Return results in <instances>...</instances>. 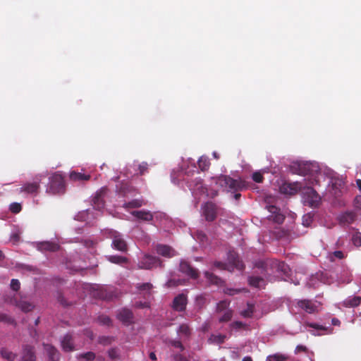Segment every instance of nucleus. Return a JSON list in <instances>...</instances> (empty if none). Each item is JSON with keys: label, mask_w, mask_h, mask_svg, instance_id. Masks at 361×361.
<instances>
[{"label": "nucleus", "mask_w": 361, "mask_h": 361, "mask_svg": "<svg viewBox=\"0 0 361 361\" xmlns=\"http://www.w3.org/2000/svg\"><path fill=\"white\" fill-rule=\"evenodd\" d=\"M356 219V214L353 212H346L339 216V221L341 224H352Z\"/></svg>", "instance_id": "24"}, {"label": "nucleus", "mask_w": 361, "mask_h": 361, "mask_svg": "<svg viewBox=\"0 0 361 361\" xmlns=\"http://www.w3.org/2000/svg\"><path fill=\"white\" fill-rule=\"evenodd\" d=\"M108 260L114 264H122L128 262V258L119 255H111L108 257Z\"/></svg>", "instance_id": "32"}, {"label": "nucleus", "mask_w": 361, "mask_h": 361, "mask_svg": "<svg viewBox=\"0 0 361 361\" xmlns=\"http://www.w3.org/2000/svg\"><path fill=\"white\" fill-rule=\"evenodd\" d=\"M197 238L202 242L207 240V235L202 231L197 232Z\"/></svg>", "instance_id": "58"}, {"label": "nucleus", "mask_w": 361, "mask_h": 361, "mask_svg": "<svg viewBox=\"0 0 361 361\" xmlns=\"http://www.w3.org/2000/svg\"><path fill=\"white\" fill-rule=\"evenodd\" d=\"M135 305H136V307H140V308H145V307H149V303L147 302H136Z\"/></svg>", "instance_id": "62"}, {"label": "nucleus", "mask_w": 361, "mask_h": 361, "mask_svg": "<svg viewBox=\"0 0 361 361\" xmlns=\"http://www.w3.org/2000/svg\"><path fill=\"white\" fill-rule=\"evenodd\" d=\"M22 209V207L20 205V204L19 203H17V202H13L12 204H11L10 205V210L11 211V212L14 213V214H18L19 213Z\"/></svg>", "instance_id": "43"}, {"label": "nucleus", "mask_w": 361, "mask_h": 361, "mask_svg": "<svg viewBox=\"0 0 361 361\" xmlns=\"http://www.w3.org/2000/svg\"><path fill=\"white\" fill-rule=\"evenodd\" d=\"M214 265L216 268L221 269V270L229 269L228 265L224 262H214Z\"/></svg>", "instance_id": "50"}, {"label": "nucleus", "mask_w": 361, "mask_h": 361, "mask_svg": "<svg viewBox=\"0 0 361 361\" xmlns=\"http://www.w3.org/2000/svg\"><path fill=\"white\" fill-rule=\"evenodd\" d=\"M346 307H355L361 304V296H350L343 302Z\"/></svg>", "instance_id": "25"}, {"label": "nucleus", "mask_w": 361, "mask_h": 361, "mask_svg": "<svg viewBox=\"0 0 361 361\" xmlns=\"http://www.w3.org/2000/svg\"><path fill=\"white\" fill-rule=\"evenodd\" d=\"M170 344L173 347L180 349V351H183L185 350V347L183 346L180 341L173 340L170 341Z\"/></svg>", "instance_id": "44"}, {"label": "nucleus", "mask_w": 361, "mask_h": 361, "mask_svg": "<svg viewBox=\"0 0 361 361\" xmlns=\"http://www.w3.org/2000/svg\"><path fill=\"white\" fill-rule=\"evenodd\" d=\"M216 183L228 192H235L245 188V183L241 180L233 179L229 176L221 175L216 178Z\"/></svg>", "instance_id": "1"}, {"label": "nucleus", "mask_w": 361, "mask_h": 361, "mask_svg": "<svg viewBox=\"0 0 361 361\" xmlns=\"http://www.w3.org/2000/svg\"><path fill=\"white\" fill-rule=\"evenodd\" d=\"M30 336L35 339L36 341L38 340V333L35 329H32L30 331Z\"/></svg>", "instance_id": "59"}, {"label": "nucleus", "mask_w": 361, "mask_h": 361, "mask_svg": "<svg viewBox=\"0 0 361 361\" xmlns=\"http://www.w3.org/2000/svg\"><path fill=\"white\" fill-rule=\"evenodd\" d=\"M117 317L123 323H129L133 319V312L131 310L124 308L118 312Z\"/></svg>", "instance_id": "23"}, {"label": "nucleus", "mask_w": 361, "mask_h": 361, "mask_svg": "<svg viewBox=\"0 0 361 361\" xmlns=\"http://www.w3.org/2000/svg\"><path fill=\"white\" fill-rule=\"evenodd\" d=\"M58 300L60 302V303L63 306H67L69 305L68 302H66V301L65 300L64 298L62 295H59Z\"/></svg>", "instance_id": "64"}, {"label": "nucleus", "mask_w": 361, "mask_h": 361, "mask_svg": "<svg viewBox=\"0 0 361 361\" xmlns=\"http://www.w3.org/2000/svg\"><path fill=\"white\" fill-rule=\"evenodd\" d=\"M98 321L100 324L110 326L111 324V319L106 315H101L98 317Z\"/></svg>", "instance_id": "42"}, {"label": "nucleus", "mask_w": 361, "mask_h": 361, "mask_svg": "<svg viewBox=\"0 0 361 361\" xmlns=\"http://www.w3.org/2000/svg\"><path fill=\"white\" fill-rule=\"evenodd\" d=\"M98 296L102 300H110L113 299L115 295L111 290L102 288L99 290Z\"/></svg>", "instance_id": "29"}, {"label": "nucleus", "mask_w": 361, "mask_h": 361, "mask_svg": "<svg viewBox=\"0 0 361 361\" xmlns=\"http://www.w3.org/2000/svg\"><path fill=\"white\" fill-rule=\"evenodd\" d=\"M109 237L112 240L111 247L121 252L128 251V245L123 235L118 231H111Z\"/></svg>", "instance_id": "3"}, {"label": "nucleus", "mask_w": 361, "mask_h": 361, "mask_svg": "<svg viewBox=\"0 0 361 361\" xmlns=\"http://www.w3.org/2000/svg\"><path fill=\"white\" fill-rule=\"evenodd\" d=\"M44 349L48 356L49 361H59L61 354L54 345L47 343L42 344Z\"/></svg>", "instance_id": "12"}, {"label": "nucleus", "mask_w": 361, "mask_h": 361, "mask_svg": "<svg viewBox=\"0 0 361 361\" xmlns=\"http://www.w3.org/2000/svg\"><path fill=\"white\" fill-rule=\"evenodd\" d=\"M300 188L301 185L298 183H285L281 186L280 190L281 193L292 195L296 194Z\"/></svg>", "instance_id": "13"}, {"label": "nucleus", "mask_w": 361, "mask_h": 361, "mask_svg": "<svg viewBox=\"0 0 361 361\" xmlns=\"http://www.w3.org/2000/svg\"><path fill=\"white\" fill-rule=\"evenodd\" d=\"M245 326H246L245 324L243 323L242 322H238V321L234 322L231 323L230 325L231 329H236V330H239L242 328H244Z\"/></svg>", "instance_id": "47"}, {"label": "nucleus", "mask_w": 361, "mask_h": 361, "mask_svg": "<svg viewBox=\"0 0 361 361\" xmlns=\"http://www.w3.org/2000/svg\"><path fill=\"white\" fill-rule=\"evenodd\" d=\"M253 306L248 305V307L247 310L242 312L241 314L244 317H251L253 314Z\"/></svg>", "instance_id": "46"}, {"label": "nucleus", "mask_w": 361, "mask_h": 361, "mask_svg": "<svg viewBox=\"0 0 361 361\" xmlns=\"http://www.w3.org/2000/svg\"><path fill=\"white\" fill-rule=\"evenodd\" d=\"M249 284L255 288H260L264 283V281L259 276H251L248 279Z\"/></svg>", "instance_id": "31"}, {"label": "nucleus", "mask_w": 361, "mask_h": 361, "mask_svg": "<svg viewBox=\"0 0 361 361\" xmlns=\"http://www.w3.org/2000/svg\"><path fill=\"white\" fill-rule=\"evenodd\" d=\"M21 361H36L35 347L25 344L22 346Z\"/></svg>", "instance_id": "10"}, {"label": "nucleus", "mask_w": 361, "mask_h": 361, "mask_svg": "<svg viewBox=\"0 0 361 361\" xmlns=\"http://www.w3.org/2000/svg\"><path fill=\"white\" fill-rule=\"evenodd\" d=\"M70 179L73 181H84L88 180L90 179V176L88 174H85L82 172H76L72 171L70 173Z\"/></svg>", "instance_id": "26"}, {"label": "nucleus", "mask_w": 361, "mask_h": 361, "mask_svg": "<svg viewBox=\"0 0 361 361\" xmlns=\"http://www.w3.org/2000/svg\"><path fill=\"white\" fill-rule=\"evenodd\" d=\"M174 360L176 361H187L186 357L181 354H176L174 355Z\"/></svg>", "instance_id": "61"}, {"label": "nucleus", "mask_w": 361, "mask_h": 361, "mask_svg": "<svg viewBox=\"0 0 361 361\" xmlns=\"http://www.w3.org/2000/svg\"><path fill=\"white\" fill-rule=\"evenodd\" d=\"M252 178L256 183H262L264 180L262 174L258 171L253 173Z\"/></svg>", "instance_id": "45"}, {"label": "nucleus", "mask_w": 361, "mask_h": 361, "mask_svg": "<svg viewBox=\"0 0 361 361\" xmlns=\"http://www.w3.org/2000/svg\"><path fill=\"white\" fill-rule=\"evenodd\" d=\"M177 333L178 334H180V335L186 337V338H188L191 334V329H190V326H188V324H182L181 325H180V326L177 331Z\"/></svg>", "instance_id": "34"}, {"label": "nucleus", "mask_w": 361, "mask_h": 361, "mask_svg": "<svg viewBox=\"0 0 361 361\" xmlns=\"http://www.w3.org/2000/svg\"><path fill=\"white\" fill-rule=\"evenodd\" d=\"M307 347L305 346V345H297L295 349V354H298L300 353H307Z\"/></svg>", "instance_id": "53"}, {"label": "nucleus", "mask_w": 361, "mask_h": 361, "mask_svg": "<svg viewBox=\"0 0 361 361\" xmlns=\"http://www.w3.org/2000/svg\"><path fill=\"white\" fill-rule=\"evenodd\" d=\"M99 343L103 345H108L110 344L112 341V338L111 337H106V336H102L99 338Z\"/></svg>", "instance_id": "52"}, {"label": "nucleus", "mask_w": 361, "mask_h": 361, "mask_svg": "<svg viewBox=\"0 0 361 361\" xmlns=\"http://www.w3.org/2000/svg\"><path fill=\"white\" fill-rule=\"evenodd\" d=\"M106 188H102L96 192L92 200L93 207L94 209L101 210L104 207V197L106 193Z\"/></svg>", "instance_id": "11"}, {"label": "nucleus", "mask_w": 361, "mask_h": 361, "mask_svg": "<svg viewBox=\"0 0 361 361\" xmlns=\"http://www.w3.org/2000/svg\"><path fill=\"white\" fill-rule=\"evenodd\" d=\"M354 205L357 209H361V195L355 197L354 200Z\"/></svg>", "instance_id": "57"}, {"label": "nucleus", "mask_w": 361, "mask_h": 361, "mask_svg": "<svg viewBox=\"0 0 361 361\" xmlns=\"http://www.w3.org/2000/svg\"><path fill=\"white\" fill-rule=\"evenodd\" d=\"M228 261L233 268L243 270L245 267L243 262L239 259L238 255L234 251H229L228 252Z\"/></svg>", "instance_id": "14"}, {"label": "nucleus", "mask_w": 361, "mask_h": 361, "mask_svg": "<svg viewBox=\"0 0 361 361\" xmlns=\"http://www.w3.org/2000/svg\"><path fill=\"white\" fill-rule=\"evenodd\" d=\"M157 267H162V262L159 258L152 255L145 256L138 263L140 269H150Z\"/></svg>", "instance_id": "4"}, {"label": "nucleus", "mask_w": 361, "mask_h": 361, "mask_svg": "<svg viewBox=\"0 0 361 361\" xmlns=\"http://www.w3.org/2000/svg\"><path fill=\"white\" fill-rule=\"evenodd\" d=\"M131 214L135 217L145 221H152L153 220V214L149 211L146 210H139V211H133Z\"/></svg>", "instance_id": "20"}, {"label": "nucleus", "mask_w": 361, "mask_h": 361, "mask_svg": "<svg viewBox=\"0 0 361 361\" xmlns=\"http://www.w3.org/2000/svg\"><path fill=\"white\" fill-rule=\"evenodd\" d=\"M145 204H146V203L144 202L143 200L135 199L130 202H125L123 205V207L126 209H133V208H139Z\"/></svg>", "instance_id": "27"}, {"label": "nucleus", "mask_w": 361, "mask_h": 361, "mask_svg": "<svg viewBox=\"0 0 361 361\" xmlns=\"http://www.w3.org/2000/svg\"><path fill=\"white\" fill-rule=\"evenodd\" d=\"M152 284L150 283H138L137 288L140 293H143L145 298H149L152 296Z\"/></svg>", "instance_id": "22"}, {"label": "nucleus", "mask_w": 361, "mask_h": 361, "mask_svg": "<svg viewBox=\"0 0 361 361\" xmlns=\"http://www.w3.org/2000/svg\"><path fill=\"white\" fill-rule=\"evenodd\" d=\"M0 321L9 324H13L14 320L6 314L0 313Z\"/></svg>", "instance_id": "49"}, {"label": "nucleus", "mask_w": 361, "mask_h": 361, "mask_svg": "<svg viewBox=\"0 0 361 361\" xmlns=\"http://www.w3.org/2000/svg\"><path fill=\"white\" fill-rule=\"evenodd\" d=\"M61 345L64 352H71L75 350V345L72 334H66L61 341Z\"/></svg>", "instance_id": "15"}, {"label": "nucleus", "mask_w": 361, "mask_h": 361, "mask_svg": "<svg viewBox=\"0 0 361 361\" xmlns=\"http://www.w3.org/2000/svg\"><path fill=\"white\" fill-rule=\"evenodd\" d=\"M279 268L281 269V271L284 273L287 272V270L288 269V265H286L285 263L281 262L279 264Z\"/></svg>", "instance_id": "63"}, {"label": "nucleus", "mask_w": 361, "mask_h": 361, "mask_svg": "<svg viewBox=\"0 0 361 361\" xmlns=\"http://www.w3.org/2000/svg\"><path fill=\"white\" fill-rule=\"evenodd\" d=\"M204 276L208 280V281L212 284L221 286L224 283L223 280L221 278L209 271H205Z\"/></svg>", "instance_id": "28"}, {"label": "nucleus", "mask_w": 361, "mask_h": 361, "mask_svg": "<svg viewBox=\"0 0 361 361\" xmlns=\"http://www.w3.org/2000/svg\"><path fill=\"white\" fill-rule=\"evenodd\" d=\"M226 336L224 334H212L209 341L215 344H222L224 343Z\"/></svg>", "instance_id": "33"}, {"label": "nucleus", "mask_w": 361, "mask_h": 361, "mask_svg": "<svg viewBox=\"0 0 361 361\" xmlns=\"http://www.w3.org/2000/svg\"><path fill=\"white\" fill-rule=\"evenodd\" d=\"M109 356L111 359L114 360L118 357V351L115 348L110 349L108 352Z\"/></svg>", "instance_id": "54"}, {"label": "nucleus", "mask_w": 361, "mask_h": 361, "mask_svg": "<svg viewBox=\"0 0 361 361\" xmlns=\"http://www.w3.org/2000/svg\"><path fill=\"white\" fill-rule=\"evenodd\" d=\"M233 317V310H226L224 312L223 314L219 317V322L220 323L228 322L231 320Z\"/></svg>", "instance_id": "35"}, {"label": "nucleus", "mask_w": 361, "mask_h": 361, "mask_svg": "<svg viewBox=\"0 0 361 361\" xmlns=\"http://www.w3.org/2000/svg\"><path fill=\"white\" fill-rule=\"evenodd\" d=\"M307 326H309V327H311V328H313V329H317V330H327L328 328L322 326V325H319L318 324H315V323H307Z\"/></svg>", "instance_id": "51"}, {"label": "nucleus", "mask_w": 361, "mask_h": 361, "mask_svg": "<svg viewBox=\"0 0 361 361\" xmlns=\"http://www.w3.org/2000/svg\"><path fill=\"white\" fill-rule=\"evenodd\" d=\"M179 271L191 279H197L199 277V271L197 269L186 260H181L179 265Z\"/></svg>", "instance_id": "6"}, {"label": "nucleus", "mask_w": 361, "mask_h": 361, "mask_svg": "<svg viewBox=\"0 0 361 361\" xmlns=\"http://www.w3.org/2000/svg\"><path fill=\"white\" fill-rule=\"evenodd\" d=\"M288 357L283 354L276 353L267 357V361H285Z\"/></svg>", "instance_id": "37"}, {"label": "nucleus", "mask_w": 361, "mask_h": 361, "mask_svg": "<svg viewBox=\"0 0 361 361\" xmlns=\"http://www.w3.org/2000/svg\"><path fill=\"white\" fill-rule=\"evenodd\" d=\"M203 215L207 221H213L217 216V207L212 202H207L202 207Z\"/></svg>", "instance_id": "7"}, {"label": "nucleus", "mask_w": 361, "mask_h": 361, "mask_svg": "<svg viewBox=\"0 0 361 361\" xmlns=\"http://www.w3.org/2000/svg\"><path fill=\"white\" fill-rule=\"evenodd\" d=\"M188 298L186 295L183 293L178 294L173 300L172 308L177 312H183L186 309Z\"/></svg>", "instance_id": "9"}, {"label": "nucleus", "mask_w": 361, "mask_h": 361, "mask_svg": "<svg viewBox=\"0 0 361 361\" xmlns=\"http://www.w3.org/2000/svg\"><path fill=\"white\" fill-rule=\"evenodd\" d=\"M320 197L312 188H307L305 192V202L311 207H317L320 203Z\"/></svg>", "instance_id": "5"}, {"label": "nucleus", "mask_w": 361, "mask_h": 361, "mask_svg": "<svg viewBox=\"0 0 361 361\" xmlns=\"http://www.w3.org/2000/svg\"><path fill=\"white\" fill-rule=\"evenodd\" d=\"M65 190L66 185L63 176L59 173V172L54 173L49 178V183L47 189V192L53 195L63 194L65 192Z\"/></svg>", "instance_id": "2"}, {"label": "nucleus", "mask_w": 361, "mask_h": 361, "mask_svg": "<svg viewBox=\"0 0 361 361\" xmlns=\"http://www.w3.org/2000/svg\"><path fill=\"white\" fill-rule=\"evenodd\" d=\"M352 241L356 247L361 246V233L356 232L352 237Z\"/></svg>", "instance_id": "41"}, {"label": "nucleus", "mask_w": 361, "mask_h": 361, "mask_svg": "<svg viewBox=\"0 0 361 361\" xmlns=\"http://www.w3.org/2000/svg\"><path fill=\"white\" fill-rule=\"evenodd\" d=\"M37 180L30 183H25L19 189L20 192H25L29 195H37L40 188V179L36 177Z\"/></svg>", "instance_id": "8"}, {"label": "nucleus", "mask_w": 361, "mask_h": 361, "mask_svg": "<svg viewBox=\"0 0 361 361\" xmlns=\"http://www.w3.org/2000/svg\"><path fill=\"white\" fill-rule=\"evenodd\" d=\"M11 302L25 312L31 311L34 307L32 303L22 300H18L16 298L11 299Z\"/></svg>", "instance_id": "18"}, {"label": "nucleus", "mask_w": 361, "mask_h": 361, "mask_svg": "<svg viewBox=\"0 0 361 361\" xmlns=\"http://www.w3.org/2000/svg\"><path fill=\"white\" fill-rule=\"evenodd\" d=\"M78 360L84 359L86 361H92L95 358V354L93 352H87L77 355Z\"/></svg>", "instance_id": "38"}, {"label": "nucleus", "mask_w": 361, "mask_h": 361, "mask_svg": "<svg viewBox=\"0 0 361 361\" xmlns=\"http://www.w3.org/2000/svg\"><path fill=\"white\" fill-rule=\"evenodd\" d=\"M197 164L202 171H207L210 166V162L205 156H202L197 161Z\"/></svg>", "instance_id": "30"}, {"label": "nucleus", "mask_w": 361, "mask_h": 361, "mask_svg": "<svg viewBox=\"0 0 361 361\" xmlns=\"http://www.w3.org/2000/svg\"><path fill=\"white\" fill-rule=\"evenodd\" d=\"M1 355L3 358L6 359L9 361H13L16 357V355L7 349L3 348L1 350Z\"/></svg>", "instance_id": "36"}, {"label": "nucleus", "mask_w": 361, "mask_h": 361, "mask_svg": "<svg viewBox=\"0 0 361 361\" xmlns=\"http://www.w3.org/2000/svg\"><path fill=\"white\" fill-rule=\"evenodd\" d=\"M298 306L309 314L314 313L317 307L309 300H302L298 301Z\"/></svg>", "instance_id": "19"}, {"label": "nucleus", "mask_w": 361, "mask_h": 361, "mask_svg": "<svg viewBox=\"0 0 361 361\" xmlns=\"http://www.w3.org/2000/svg\"><path fill=\"white\" fill-rule=\"evenodd\" d=\"M268 210L271 212L273 216V220L274 222L278 224H282L285 219V216L280 213V209L274 205L268 207Z\"/></svg>", "instance_id": "21"}, {"label": "nucleus", "mask_w": 361, "mask_h": 361, "mask_svg": "<svg viewBox=\"0 0 361 361\" xmlns=\"http://www.w3.org/2000/svg\"><path fill=\"white\" fill-rule=\"evenodd\" d=\"M147 166L148 165L145 162H143L139 165L138 169L140 175H143L147 171Z\"/></svg>", "instance_id": "55"}, {"label": "nucleus", "mask_w": 361, "mask_h": 361, "mask_svg": "<svg viewBox=\"0 0 361 361\" xmlns=\"http://www.w3.org/2000/svg\"><path fill=\"white\" fill-rule=\"evenodd\" d=\"M333 255L335 257H336L338 259H340L344 258V254L343 253L342 251H340V250H337V251L334 252H333Z\"/></svg>", "instance_id": "60"}, {"label": "nucleus", "mask_w": 361, "mask_h": 361, "mask_svg": "<svg viewBox=\"0 0 361 361\" xmlns=\"http://www.w3.org/2000/svg\"><path fill=\"white\" fill-rule=\"evenodd\" d=\"M312 221H313V215L310 213L305 214L302 216V224L306 227L310 226V224H312Z\"/></svg>", "instance_id": "40"}, {"label": "nucleus", "mask_w": 361, "mask_h": 361, "mask_svg": "<svg viewBox=\"0 0 361 361\" xmlns=\"http://www.w3.org/2000/svg\"><path fill=\"white\" fill-rule=\"evenodd\" d=\"M11 288L14 291H18L20 288V281L18 279H12L11 281Z\"/></svg>", "instance_id": "48"}, {"label": "nucleus", "mask_w": 361, "mask_h": 361, "mask_svg": "<svg viewBox=\"0 0 361 361\" xmlns=\"http://www.w3.org/2000/svg\"><path fill=\"white\" fill-rule=\"evenodd\" d=\"M224 292L227 295H234L237 293H239L240 292V290L235 288H226Z\"/></svg>", "instance_id": "56"}, {"label": "nucleus", "mask_w": 361, "mask_h": 361, "mask_svg": "<svg viewBox=\"0 0 361 361\" xmlns=\"http://www.w3.org/2000/svg\"><path fill=\"white\" fill-rule=\"evenodd\" d=\"M229 303L225 300L220 301L216 305V312L221 313L225 312L226 310H229Z\"/></svg>", "instance_id": "39"}, {"label": "nucleus", "mask_w": 361, "mask_h": 361, "mask_svg": "<svg viewBox=\"0 0 361 361\" xmlns=\"http://www.w3.org/2000/svg\"><path fill=\"white\" fill-rule=\"evenodd\" d=\"M157 252L166 257H172L176 255V252L172 247L166 245H158L156 247Z\"/></svg>", "instance_id": "17"}, {"label": "nucleus", "mask_w": 361, "mask_h": 361, "mask_svg": "<svg viewBox=\"0 0 361 361\" xmlns=\"http://www.w3.org/2000/svg\"><path fill=\"white\" fill-rule=\"evenodd\" d=\"M37 249L42 252H56L60 249V245L54 242L44 241L37 244Z\"/></svg>", "instance_id": "16"}]
</instances>
